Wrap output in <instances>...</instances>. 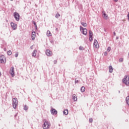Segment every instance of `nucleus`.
Instances as JSON below:
<instances>
[{"instance_id": "f8f14e48", "label": "nucleus", "mask_w": 129, "mask_h": 129, "mask_svg": "<svg viewBox=\"0 0 129 129\" xmlns=\"http://www.w3.org/2000/svg\"><path fill=\"white\" fill-rule=\"evenodd\" d=\"M98 44V42L96 39H94V47L95 48H97V45Z\"/></svg>"}, {"instance_id": "f03ea898", "label": "nucleus", "mask_w": 129, "mask_h": 129, "mask_svg": "<svg viewBox=\"0 0 129 129\" xmlns=\"http://www.w3.org/2000/svg\"><path fill=\"white\" fill-rule=\"evenodd\" d=\"M122 82L126 86H129V77H127V76H124V78L122 79Z\"/></svg>"}, {"instance_id": "6e6552de", "label": "nucleus", "mask_w": 129, "mask_h": 129, "mask_svg": "<svg viewBox=\"0 0 129 129\" xmlns=\"http://www.w3.org/2000/svg\"><path fill=\"white\" fill-rule=\"evenodd\" d=\"M50 112L51 113V114H52V115H56V114H57V113H58V111H56V109L51 108V110H50Z\"/></svg>"}, {"instance_id": "9b49d317", "label": "nucleus", "mask_w": 129, "mask_h": 129, "mask_svg": "<svg viewBox=\"0 0 129 129\" xmlns=\"http://www.w3.org/2000/svg\"><path fill=\"white\" fill-rule=\"evenodd\" d=\"M45 53L47 56H52V51L49 49L46 50Z\"/></svg>"}, {"instance_id": "c85d7f7f", "label": "nucleus", "mask_w": 129, "mask_h": 129, "mask_svg": "<svg viewBox=\"0 0 129 129\" xmlns=\"http://www.w3.org/2000/svg\"><path fill=\"white\" fill-rule=\"evenodd\" d=\"M24 110H28V107L27 106V105L24 106Z\"/></svg>"}, {"instance_id": "ea45409f", "label": "nucleus", "mask_w": 129, "mask_h": 129, "mask_svg": "<svg viewBox=\"0 0 129 129\" xmlns=\"http://www.w3.org/2000/svg\"><path fill=\"white\" fill-rule=\"evenodd\" d=\"M30 48H31V49H33V46H31L30 47Z\"/></svg>"}, {"instance_id": "a211bd4d", "label": "nucleus", "mask_w": 129, "mask_h": 129, "mask_svg": "<svg viewBox=\"0 0 129 129\" xmlns=\"http://www.w3.org/2000/svg\"><path fill=\"white\" fill-rule=\"evenodd\" d=\"M47 36L48 37H50V36H52V34H51V32H50V31L49 30L47 31Z\"/></svg>"}, {"instance_id": "ddd939ff", "label": "nucleus", "mask_w": 129, "mask_h": 129, "mask_svg": "<svg viewBox=\"0 0 129 129\" xmlns=\"http://www.w3.org/2000/svg\"><path fill=\"white\" fill-rule=\"evenodd\" d=\"M73 99L74 101H77V96L75 94L73 95Z\"/></svg>"}, {"instance_id": "7c9ffc66", "label": "nucleus", "mask_w": 129, "mask_h": 129, "mask_svg": "<svg viewBox=\"0 0 129 129\" xmlns=\"http://www.w3.org/2000/svg\"><path fill=\"white\" fill-rule=\"evenodd\" d=\"M15 57L17 58L19 56V52H16L15 55Z\"/></svg>"}, {"instance_id": "4be33fe9", "label": "nucleus", "mask_w": 129, "mask_h": 129, "mask_svg": "<svg viewBox=\"0 0 129 129\" xmlns=\"http://www.w3.org/2000/svg\"><path fill=\"white\" fill-rule=\"evenodd\" d=\"M81 24L83 27H87V24H86V23L81 22Z\"/></svg>"}, {"instance_id": "6ab92c4d", "label": "nucleus", "mask_w": 129, "mask_h": 129, "mask_svg": "<svg viewBox=\"0 0 129 129\" xmlns=\"http://www.w3.org/2000/svg\"><path fill=\"white\" fill-rule=\"evenodd\" d=\"M81 92H84L85 91V87L84 86H82L81 88Z\"/></svg>"}, {"instance_id": "c03bdc74", "label": "nucleus", "mask_w": 129, "mask_h": 129, "mask_svg": "<svg viewBox=\"0 0 129 129\" xmlns=\"http://www.w3.org/2000/svg\"><path fill=\"white\" fill-rule=\"evenodd\" d=\"M11 1H13V0H11Z\"/></svg>"}, {"instance_id": "f704fd0d", "label": "nucleus", "mask_w": 129, "mask_h": 129, "mask_svg": "<svg viewBox=\"0 0 129 129\" xmlns=\"http://www.w3.org/2000/svg\"><path fill=\"white\" fill-rule=\"evenodd\" d=\"M32 35H36V32H32Z\"/></svg>"}, {"instance_id": "7ed1b4c3", "label": "nucleus", "mask_w": 129, "mask_h": 129, "mask_svg": "<svg viewBox=\"0 0 129 129\" xmlns=\"http://www.w3.org/2000/svg\"><path fill=\"white\" fill-rule=\"evenodd\" d=\"M51 125V124L50 122L45 121L43 124V128L44 129H49V127H50V126Z\"/></svg>"}, {"instance_id": "393cba45", "label": "nucleus", "mask_w": 129, "mask_h": 129, "mask_svg": "<svg viewBox=\"0 0 129 129\" xmlns=\"http://www.w3.org/2000/svg\"><path fill=\"white\" fill-rule=\"evenodd\" d=\"M7 54H8V55H9V56L11 55H12V51H11V50L8 51L7 52Z\"/></svg>"}, {"instance_id": "2f4dec72", "label": "nucleus", "mask_w": 129, "mask_h": 129, "mask_svg": "<svg viewBox=\"0 0 129 129\" xmlns=\"http://www.w3.org/2000/svg\"><path fill=\"white\" fill-rule=\"evenodd\" d=\"M78 82H79V81L75 79V84H76V83H78Z\"/></svg>"}, {"instance_id": "4468645a", "label": "nucleus", "mask_w": 129, "mask_h": 129, "mask_svg": "<svg viewBox=\"0 0 129 129\" xmlns=\"http://www.w3.org/2000/svg\"><path fill=\"white\" fill-rule=\"evenodd\" d=\"M113 71V69H112V67L111 66H110L109 67V72L110 73H112Z\"/></svg>"}, {"instance_id": "4c0bfd02", "label": "nucleus", "mask_w": 129, "mask_h": 129, "mask_svg": "<svg viewBox=\"0 0 129 129\" xmlns=\"http://www.w3.org/2000/svg\"><path fill=\"white\" fill-rule=\"evenodd\" d=\"M113 35H114V36H116V34L115 33V32H113Z\"/></svg>"}, {"instance_id": "e433bc0d", "label": "nucleus", "mask_w": 129, "mask_h": 129, "mask_svg": "<svg viewBox=\"0 0 129 129\" xmlns=\"http://www.w3.org/2000/svg\"><path fill=\"white\" fill-rule=\"evenodd\" d=\"M127 17L128 18V20L129 21V13H128L127 15Z\"/></svg>"}, {"instance_id": "b1692460", "label": "nucleus", "mask_w": 129, "mask_h": 129, "mask_svg": "<svg viewBox=\"0 0 129 129\" xmlns=\"http://www.w3.org/2000/svg\"><path fill=\"white\" fill-rule=\"evenodd\" d=\"M60 17V14H59V13H57L56 15H55V18L56 19H58Z\"/></svg>"}, {"instance_id": "5701e85b", "label": "nucleus", "mask_w": 129, "mask_h": 129, "mask_svg": "<svg viewBox=\"0 0 129 129\" xmlns=\"http://www.w3.org/2000/svg\"><path fill=\"white\" fill-rule=\"evenodd\" d=\"M35 37H36V35L32 34L31 38H32V41H34V40H35Z\"/></svg>"}, {"instance_id": "a19ab883", "label": "nucleus", "mask_w": 129, "mask_h": 129, "mask_svg": "<svg viewBox=\"0 0 129 129\" xmlns=\"http://www.w3.org/2000/svg\"><path fill=\"white\" fill-rule=\"evenodd\" d=\"M0 76H2V73L0 72Z\"/></svg>"}, {"instance_id": "a878e982", "label": "nucleus", "mask_w": 129, "mask_h": 129, "mask_svg": "<svg viewBox=\"0 0 129 129\" xmlns=\"http://www.w3.org/2000/svg\"><path fill=\"white\" fill-rule=\"evenodd\" d=\"M119 62L120 63H121V62H123V58H120L119 59Z\"/></svg>"}, {"instance_id": "9d476101", "label": "nucleus", "mask_w": 129, "mask_h": 129, "mask_svg": "<svg viewBox=\"0 0 129 129\" xmlns=\"http://www.w3.org/2000/svg\"><path fill=\"white\" fill-rule=\"evenodd\" d=\"M11 26L13 30H16L17 29V24L15 23H14V22L11 23Z\"/></svg>"}, {"instance_id": "dca6fc26", "label": "nucleus", "mask_w": 129, "mask_h": 129, "mask_svg": "<svg viewBox=\"0 0 129 129\" xmlns=\"http://www.w3.org/2000/svg\"><path fill=\"white\" fill-rule=\"evenodd\" d=\"M103 18L105 19V20H107V19H108V16H107L106 14L103 13Z\"/></svg>"}, {"instance_id": "39448f33", "label": "nucleus", "mask_w": 129, "mask_h": 129, "mask_svg": "<svg viewBox=\"0 0 129 129\" xmlns=\"http://www.w3.org/2000/svg\"><path fill=\"white\" fill-rule=\"evenodd\" d=\"M80 31H82L83 35L86 36L87 35V29L86 28H83L82 26L80 27Z\"/></svg>"}, {"instance_id": "2eb2a0df", "label": "nucleus", "mask_w": 129, "mask_h": 129, "mask_svg": "<svg viewBox=\"0 0 129 129\" xmlns=\"http://www.w3.org/2000/svg\"><path fill=\"white\" fill-rule=\"evenodd\" d=\"M125 101L126 103L129 106V96H127L125 98Z\"/></svg>"}, {"instance_id": "c756f323", "label": "nucleus", "mask_w": 129, "mask_h": 129, "mask_svg": "<svg viewBox=\"0 0 129 129\" xmlns=\"http://www.w3.org/2000/svg\"><path fill=\"white\" fill-rule=\"evenodd\" d=\"M110 50H111V48H110V47L109 46L107 49V52H110Z\"/></svg>"}, {"instance_id": "f257e3e1", "label": "nucleus", "mask_w": 129, "mask_h": 129, "mask_svg": "<svg viewBox=\"0 0 129 129\" xmlns=\"http://www.w3.org/2000/svg\"><path fill=\"white\" fill-rule=\"evenodd\" d=\"M12 101L13 108L16 109V108H17V106H18V99L17 98H14L13 99Z\"/></svg>"}, {"instance_id": "1a4fd4ad", "label": "nucleus", "mask_w": 129, "mask_h": 129, "mask_svg": "<svg viewBox=\"0 0 129 129\" xmlns=\"http://www.w3.org/2000/svg\"><path fill=\"white\" fill-rule=\"evenodd\" d=\"M10 74L12 75V77L15 76V70H14V67H12L10 70Z\"/></svg>"}, {"instance_id": "c9c22d12", "label": "nucleus", "mask_w": 129, "mask_h": 129, "mask_svg": "<svg viewBox=\"0 0 129 129\" xmlns=\"http://www.w3.org/2000/svg\"><path fill=\"white\" fill-rule=\"evenodd\" d=\"M113 2H114L115 3H117V2H118V0H113Z\"/></svg>"}, {"instance_id": "f3484780", "label": "nucleus", "mask_w": 129, "mask_h": 129, "mask_svg": "<svg viewBox=\"0 0 129 129\" xmlns=\"http://www.w3.org/2000/svg\"><path fill=\"white\" fill-rule=\"evenodd\" d=\"M36 53H37V50H34L33 52L32 53V55L33 57H36Z\"/></svg>"}, {"instance_id": "412c9836", "label": "nucleus", "mask_w": 129, "mask_h": 129, "mask_svg": "<svg viewBox=\"0 0 129 129\" xmlns=\"http://www.w3.org/2000/svg\"><path fill=\"white\" fill-rule=\"evenodd\" d=\"M63 114H65V115L68 114V109H66L63 111Z\"/></svg>"}, {"instance_id": "cd10ccee", "label": "nucleus", "mask_w": 129, "mask_h": 129, "mask_svg": "<svg viewBox=\"0 0 129 129\" xmlns=\"http://www.w3.org/2000/svg\"><path fill=\"white\" fill-rule=\"evenodd\" d=\"M79 50H81V51H82L83 50H84V48L81 46L79 47Z\"/></svg>"}, {"instance_id": "79ce46f5", "label": "nucleus", "mask_w": 129, "mask_h": 129, "mask_svg": "<svg viewBox=\"0 0 129 129\" xmlns=\"http://www.w3.org/2000/svg\"><path fill=\"white\" fill-rule=\"evenodd\" d=\"M56 31H58V28H56Z\"/></svg>"}, {"instance_id": "473e14b6", "label": "nucleus", "mask_w": 129, "mask_h": 129, "mask_svg": "<svg viewBox=\"0 0 129 129\" xmlns=\"http://www.w3.org/2000/svg\"><path fill=\"white\" fill-rule=\"evenodd\" d=\"M107 52L106 51H105L104 53V56H107Z\"/></svg>"}, {"instance_id": "58836bf2", "label": "nucleus", "mask_w": 129, "mask_h": 129, "mask_svg": "<svg viewBox=\"0 0 129 129\" xmlns=\"http://www.w3.org/2000/svg\"><path fill=\"white\" fill-rule=\"evenodd\" d=\"M116 40H118V36H117V37H116Z\"/></svg>"}, {"instance_id": "0eeeda50", "label": "nucleus", "mask_w": 129, "mask_h": 129, "mask_svg": "<svg viewBox=\"0 0 129 129\" xmlns=\"http://www.w3.org/2000/svg\"><path fill=\"white\" fill-rule=\"evenodd\" d=\"M0 63H6V57H5V55L0 56Z\"/></svg>"}, {"instance_id": "423d86ee", "label": "nucleus", "mask_w": 129, "mask_h": 129, "mask_svg": "<svg viewBox=\"0 0 129 129\" xmlns=\"http://www.w3.org/2000/svg\"><path fill=\"white\" fill-rule=\"evenodd\" d=\"M89 37L90 42H92L93 41V33L91 30L89 31Z\"/></svg>"}, {"instance_id": "37998d69", "label": "nucleus", "mask_w": 129, "mask_h": 129, "mask_svg": "<svg viewBox=\"0 0 129 129\" xmlns=\"http://www.w3.org/2000/svg\"><path fill=\"white\" fill-rule=\"evenodd\" d=\"M7 22H8V20H7Z\"/></svg>"}, {"instance_id": "aec40b11", "label": "nucleus", "mask_w": 129, "mask_h": 129, "mask_svg": "<svg viewBox=\"0 0 129 129\" xmlns=\"http://www.w3.org/2000/svg\"><path fill=\"white\" fill-rule=\"evenodd\" d=\"M33 25L35 26V29L36 30H38V27L37 26V24L36 23V22H35V21H33Z\"/></svg>"}, {"instance_id": "72a5a7b5", "label": "nucleus", "mask_w": 129, "mask_h": 129, "mask_svg": "<svg viewBox=\"0 0 129 129\" xmlns=\"http://www.w3.org/2000/svg\"><path fill=\"white\" fill-rule=\"evenodd\" d=\"M54 64H57V60H54Z\"/></svg>"}, {"instance_id": "bb28decb", "label": "nucleus", "mask_w": 129, "mask_h": 129, "mask_svg": "<svg viewBox=\"0 0 129 129\" xmlns=\"http://www.w3.org/2000/svg\"><path fill=\"white\" fill-rule=\"evenodd\" d=\"M93 121V119H92V118H90L89 119V122H90V123H92Z\"/></svg>"}, {"instance_id": "20e7f679", "label": "nucleus", "mask_w": 129, "mask_h": 129, "mask_svg": "<svg viewBox=\"0 0 129 129\" xmlns=\"http://www.w3.org/2000/svg\"><path fill=\"white\" fill-rule=\"evenodd\" d=\"M14 17L17 22H19L20 21V18L21 16H20V14H19V13H18L17 12H15L14 13Z\"/></svg>"}]
</instances>
